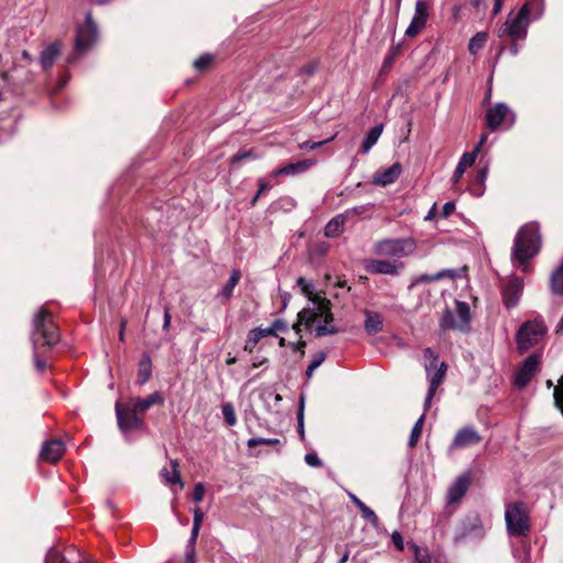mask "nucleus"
Segmentation results:
<instances>
[{
	"mask_svg": "<svg viewBox=\"0 0 563 563\" xmlns=\"http://www.w3.org/2000/svg\"><path fill=\"white\" fill-rule=\"evenodd\" d=\"M31 340L34 350V365L37 371L42 372L45 369L46 363L38 357V350L55 345L59 341V333L52 316L44 308L35 316Z\"/></svg>",
	"mask_w": 563,
	"mask_h": 563,
	"instance_id": "1",
	"label": "nucleus"
},
{
	"mask_svg": "<svg viewBox=\"0 0 563 563\" xmlns=\"http://www.w3.org/2000/svg\"><path fill=\"white\" fill-rule=\"evenodd\" d=\"M540 249L539 229L536 224H526L517 233L512 250V261L517 262L523 273L529 272L528 261L534 257Z\"/></svg>",
	"mask_w": 563,
	"mask_h": 563,
	"instance_id": "2",
	"label": "nucleus"
},
{
	"mask_svg": "<svg viewBox=\"0 0 563 563\" xmlns=\"http://www.w3.org/2000/svg\"><path fill=\"white\" fill-rule=\"evenodd\" d=\"M531 2L527 1L517 12H510L498 30V36L509 37L511 42L525 41L531 23Z\"/></svg>",
	"mask_w": 563,
	"mask_h": 563,
	"instance_id": "3",
	"label": "nucleus"
},
{
	"mask_svg": "<svg viewBox=\"0 0 563 563\" xmlns=\"http://www.w3.org/2000/svg\"><path fill=\"white\" fill-rule=\"evenodd\" d=\"M424 369L429 380V389L424 399V410H427L434 397L438 387L442 384L446 365L444 362H439L438 355L430 347L424 350Z\"/></svg>",
	"mask_w": 563,
	"mask_h": 563,
	"instance_id": "4",
	"label": "nucleus"
},
{
	"mask_svg": "<svg viewBox=\"0 0 563 563\" xmlns=\"http://www.w3.org/2000/svg\"><path fill=\"white\" fill-rule=\"evenodd\" d=\"M318 319H322L325 323L333 321L330 300L322 299L313 308H303L298 313V321L292 325V330L300 338L301 327L310 328Z\"/></svg>",
	"mask_w": 563,
	"mask_h": 563,
	"instance_id": "5",
	"label": "nucleus"
},
{
	"mask_svg": "<svg viewBox=\"0 0 563 563\" xmlns=\"http://www.w3.org/2000/svg\"><path fill=\"white\" fill-rule=\"evenodd\" d=\"M507 531L511 536H526L530 531V521L523 504L515 503L506 508Z\"/></svg>",
	"mask_w": 563,
	"mask_h": 563,
	"instance_id": "6",
	"label": "nucleus"
},
{
	"mask_svg": "<svg viewBox=\"0 0 563 563\" xmlns=\"http://www.w3.org/2000/svg\"><path fill=\"white\" fill-rule=\"evenodd\" d=\"M416 249L412 239H385L374 245V253L380 256L404 257L410 255Z\"/></svg>",
	"mask_w": 563,
	"mask_h": 563,
	"instance_id": "7",
	"label": "nucleus"
},
{
	"mask_svg": "<svg viewBox=\"0 0 563 563\" xmlns=\"http://www.w3.org/2000/svg\"><path fill=\"white\" fill-rule=\"evenodd\" d=\"M547 328L538 321L523 323L517 332V346L520 353L537 345L544 336Z\"/></svg>",
	"mask_w": 563,
	"mask_h": 563,
	"instance_id": "8",
	"label": "nucleus"
},
{
	"mask_svg": "<svg viewBox=\"0 0 563 563\" xmlns=\"http://www.w3.org/2000/svg\"><path fill=\"white\" fill-rule=\"evenodd\" d=\"M516 121V115L506 103H497L488 109L486 113L487 126L496 131L498 129H510Z\"/></svg>",
	"mask_w": 563,
	"mask_h": 563,
	"instance_id": "9",
	"label": "nucleus"
},
{
	"mask_svg": "<svg viewBox=\"0 0 563 563\" xmlns=\"http://www.w3.org/2000/svg\"><path fill=\"white\" fill-rule=\"evenodd\" d=\"M97 25L92 21L91 13L86 14V23L78 26L75 49L78 53L87 51L97 40Z\"/></svg>",
	"mask_w": 563,
	"mask_h": 563,
	"instance_id": "10",
	"label": "nucleus"
},
{
	"mask_svg": "<svg viewBox=\"0 0 563 563\" xmlns=\"http://www.w3.org/2000/svg\"><path fill=\"white\" fill-rule=\"evenodd\" d=\"M115 415L118 419V426L123 433H126L130 430H137L143 427V419L139 416L137 411L131 406L126 408H122L118 402L115 405Z\"/></svg>",
	"mask_w": 563,
	"mask_h": 563,
	"instance_id": "11",
	"label": "nucleus"
},
{
	"mask_svg": "<svg viewBox=\"0 0 563 563\" xmlns=\"http://www.w3.org/2000/svg\"><path fill=\"white\" fill-rule=\"evenodd\" d=\"M539 356L537 354L529 355L516 373L514 384L519 388L526 387L539 371Z\"/></svg>",
	"mask_w": 563,
	"mask_h": 563,
	"instance_id": "12",
	"label": "nucleus"
},
{
	"mask_svg": "<svg viewBox=\"0 0 563 563\" xmlns=\"http://www.w3.org/2000/svg\"><path fill=\"white\" fill-rule=\"evenodd\" d=\"M404 264L398 261L365 260L364 268L369 274L398 275Z\"/></svg>",
	"mask_w": 563,
	"mask_h": 563,
	"instance_id": "13",
	"label": "nucleus"
},
{
	"mask_svg": "<svg viewBox=\"0 0 563 563\" xmlns=\"http://www.w3.org/2000/svg\"><path fill=\"white\" fill-rule=\"evenodd\" d=\"M429 15V5L424 0H417L415 5V14L405 34L408 37L416 36L427 24Z\"/></svg>",
	"mask_w": 563,
	"mask_h": 563,
	"instance_id": "14",
	"label": "nucleus"
},
{
	"mask_svg": "<svg viewBox=\"0 0 563 563\" xmlns=\"http://www.w3.org/2000/svg\"><path fill=\"white\" fill-rule=\"evenodd\" d=\"M482 437L472 427H465L457 431L451 444V449H464L479 443Z\"/></svg>",
	"mask_w": 563,
	"mask_h": 563,
	"instance_id": "15",
	"label": "nucleus"
},
{
	"mask_svg": "<svg viewBox=\"0 0 563 563\" xmlns=\"http://www.w3.org/2000/svg\"><path fill=\"white\" fill-rule=\"evenodd\" d=\"M523 289V280L519 277H512L504 287V302L508 308L515 307L521 296Z\"/></svg>",
	"mask_w": 563,
	"mask_h": 563,
	"instance_id": "16",
	"label": "nucleus"
},
{
	"mask_svg": "<svg viewBox=\"0 0 563 563\" xmlns=\"http://www.w3.org/2000/svg\"><path fill=\"white\" fill-rule=\"evenodd\" d=\"M316 164L314 159L308 158L302 159L297 163H289L285 166H282L279 168H276L272 172V177H279V176H295L302 174L307 172L309 168H311Z\"/></svg>",
	"mask_w": 563,
	"mask_h": 563,
	"instance_id": "17",
	"label": "nucleus"
},
{
	"mask_svg": "<svg viewBox=\"0 0 563 563\" xmlns=\"http://www.w3.org/2000/svg\"><path fill=\"white\" fill-rule=\"evenodd\" d=\"M159 476L166 485H178L179 489L184 488L185 486L180 477L179 463L177 460H170L168 465H165L159 471Z\"/></svg>",
	"mask_w": 563,
	"mask_h": 563,
	"instance_id": "18",
	"label": "nucleus"
},
{
	"mask_svg": "<svg viewBox=\"0 0 563 563\" xmlns=\"http://www.w3.org/2000/svg\"><path fill=\"white\" fill-rule=\"evenodd\" d=\"M471 483V477L467 474L459 476L454 483L449 487L448 501L450 504L457 503L466 494Z\"/></svg>",
	"mask_w": 563,
	"mask_h": 563,
	"instance_id": "19",
	"label": "nucleus"
},
{
	"mask_svg": "<svg viewBox=\"0 0 563 563\" xmlns=\"http://www.w3.org/2000/svg\"><path fill=\"white\" fill-rule=\"evenodd\" d=\"M64 452L65 445L60 440H51L43 444L41 459L49 463H55L63 456Z\"/></svg>",
	"mask_w": 563,
	"mask_h": 563,
	"instance_id": "20",
	"label": "nucleus"
},
{
	"mask_svg": "<svg viewBox=\"0 0 563 563\" xmlns=\"http://www.w3.org/2000/svg\"><path fill=\"white\" fill-rule=\"evenodd\" d=\"M401 174L400 164L396 163L374 176V184L387 186L395 183Z\"/></svg>",
	"mask_w": 563,
	"mask_h": 563,
	"instance_id": "21",
	"label": "nucleus"
},
{
	"mask_svg": "<svg viewBox=\"0 0 563 563\" xmlns=\"http://www.w3.org/2000/svg\"><path fill=\"white\" fill-rule=\"evenodd\" d=\"M164 399L159 393H153L144 399L136 398L131 401L129 406H131L134 411L139 413H144L154 405L163 404Z\"/></svg>",
	"mask_w": 563,
	"mask_h": 563,
	"instance_id": "22",
	"label": "nucleus"
},
{
	"mask_svg": "<svg viewBox=\"0 0 563 563\" xmlns=\"http://www.w3.org/2000/svg\"><path fill=\"white\" fill-rule=\"evenodd\" d=\"M60 42H54L43 49L41 53L40 63L44 69H49L54 65V62L60 54Z\"/></svg>",
	"mask_w": 563,
	"mask_h": 563,
	"instance_id": "23",
	"label": "nucleus"
},
{
	"mask_svg": "<svg viewBox=\"0 0 563 563\" xmlns=\"http://www.w3.org/2000/svg\"><path fill=\"white\" fill-rule=\"evenodd\" d=\"M478 148H474L472 153H464L453 173L452 183L456 184L463 177L467 167H471L477 157Z\"/></svg>",
	"mask_w": 563,
	"mask_h": 563,
	"instance_id": "24",
	"label": "nucleus"
},
{
	"mask_svg": "<svg viewBox=\"0 0 563 563\" xmlns=\"http://www.w3.org/2000/svg\"><path fill=\"white\" fill-rule=\"evenodd\" d=\"M364 328L368 334H375L383 330V318L378 312L365 310Z\"/></svg>",
	"mask_w": 563,
	"mask_h": 563,
	"instance_id": "25",
	"label": "nucleus"
},
{
	"mask_svg": "<svg viewBox=\"0 0 563 563\" xmlns=\"http://www.w3.org/2000/svg\"><path fill=\"white\" fill-rule=\"evenodd\" d=\"M346 220L345 214H339L332 218L324 227V235L327 238H336L343 232L344 223Z\"/></svg>",
	"mask_w": 563,
	"mask_h": 563,
	"instance_id": "26",
	"label": "nucleus"
},
{
	"mask_svg": "<svg viewBox=\"0 0 563 563\" xmlns=\"http://www.w3.org/2000/svg\"><path fill=\"white\" fill-rule=\"evenodd\" d=\"M456 276H457V273L454 269H442V271L438 272L437 274H432V275H430V274L419 275L415 279L413 285L420 284V283H432V282L440 280L442 278L454 279Z\"/></svg>",
	"mask_w": 563,
	"mask_h": 563,
	"instance_id": "27",
	"label": "nucleus"
},
{
	"mask_svg": "<svg viewBox=\"0 0 563 563\" xmlns=\"http://www.w3.org/2000/svg\"><path fill=\"white\" fill-rule=\"evenodd\" d=\"M456 319L459 321V331L466 332L470 328V307L467 303L456 301Z\"/></svg>",
	"mask_w": 563,
	"mask_h": 563,
	"instance_id": "28",
	"label": "nucleus"
},
{
	"mask_svg": "<svg viewBox=\"0 0 563 563\" xmlns=\"http://www.w3.org/2000/svg\"><path fill=\"white\" fill-rule=\"evenodd\" d=\"M240 279H241V273L239 271L234 269L231 273L228 282L220 289L218 297L225 299V300L230 299L233 294L234 288L236 287V285L240 282Z\"/></svg>",
	"mask_w": 563,
	"mask_h": 563,
	"instance_id": "29",
	"label": "nucleus"
},
{
	"mask_svg": "<svg viewBox=\"0 0 563 563\" xmlns=\"http://www.w3.org/2000/svg\"><path fill=\"white\" fill-rule=\"evenodd\" d=\"M382 133H383V125H376V126L372 128L363 141L361 152L363 154L368 153L371 151V148L377 143Z\"/></svg>",
	"mask_w": 563,
	"mask_h": 563,
	"instance_id": "30",
	"label": "nucleus"
},
{
	"mask_svg": "<svg viewBox=\"0 0 563 563\" xmlns=\"http://www.w3.org/2000/svg\"><path fill=\"white\" fill-rule=\"evenodd\" d=\"M152 374V361L148 355H143L139 363L137 382L140 385L145 384Z\"/></svg>",
	"mask_w": 563,
	"mask_h": 563,
	"instance_id": "31",
	"label": "nucleus"
},
{
	"mask_svg": "<svg viewBox=\"0 0 563 563\" xmlns=\"http://www.w3.org/2000/svg\"><path fill=\"white\" fill-rule=\"evenodd\" d=\"M442 331L459 330V321L450 309H445L440 320Z\"/></svg>",
	"mask_w": 563,
	"mask_h": 563,
	"instance_id": "32",
	"label": "nucleus"
},
{
	"mask_svg": "<svg viewBox=\"0 0 563 563\" xmlns=\"http://www.w3.org/2000/svg\"><path fill=\"white\" fill-rule=\"evenodd\" d=\"M297 285L300 287L301 292L305 296H307L314 303V307L318 305L319 300L323 299L322 297H320L318 295H313V285H312V283L307 282L303 277H299L297 279Z\"/></svg>",
	"mask_w": 563,
	"mask_h": 563,
	"instance_id": "33",
	"label": "nucleus"
},
{
	"mask_svg": "<svg viewBox=\"0 0 563 563\" xmlns=\"http://www.w3.org/2000/svg\"><path fill=\"white\" fill-rule=\"evenodd\" d=\"M487 40V35L484 32H478L475 34L470 43H468V51L471 54H476L478 51H481Z\"/></svg>",
	"mask_w": 563,
	"mask_h": 563,
	"instance_id": "34",
	"label": "nucleus"
},
{
	"mask_svg": "<svg viewBox=\"0 0 563 563\" xmlns=\"http://www.w3.org/2000/svg\"><path fill=\"white\" fill-rule=\"evenodd\" d=\"M424 421V415H421L420 418L416 421V423L412 427L410 438H409V446L413 448L417 442L419 441L421 433H422V426Z\"/></svg>",
	"mask_w": 563,
	"mask_h": 563,
	"instance_id": "35",
	"label": "nucleus"
},
{
	"mask_svg": "<svg viewBox=\"0 0 563 563\" xmlns=\"http://www.w3.org/2000/svg\"><path fill=\"white\" fill-rule=\"evenodd\" d=\"M317 321H320L322 323L318 324L317 328H316V335L317 336H324V335H329V334H336L339 333V329L336 327H334L332 323V321H330L329 323H325L322 319H318Z\"/></svg>",
	"mask_w": 563,
	"mask_h": 563,
	"instance_id": "36",
	"label": "nucleus"
},
{
	"mask_svg": "<svg viewBox=\"0 0 563 563\" xmlns=\"http://www.w3.org/2000/svg\"><path fill=\"white\" fill-rule=\"evenodd\" d=\"M410 549L413 552V563H430L431 559L427 550H422L417 544H410Z\"/></svg>",
	"mask_w": 563,
	"mask_h": 563,
	"instance_id": "37",
	"label": "nucleus"
},
{
	"mask_svg": "<svg viewBox=\"0 0 563 563\" xmlns=\"http://www.w3.org/2000/svg\"><path fill=\"white\" fill-rule=\"evenodd\" d=\"M222 415L224 418L225 423L229 427H232L236 423V416H235V409L231 402H227L222 405Z\"/></svg>",
	"mask_w": 563,
	"mask_h": 563,
	"instance_id": "38",
	"label": "nucleus"
},
{
	"mask_svg": "<svg viewBox=\"0 0 563 563\" xmlns=\"http://www.w3.org/2000/svg\"><path fill=\"white\" fill-rule=\"evenodd\" d=\"M325 358H327V353L323 351L319 352L313 357V360L310 362V364L308 365V367L306 369V376L308 378H311L314 371L324 362Z\"/></svg>",
	"mask_w": 563,
	"mask_h": 563,
	"instance_id": "39",
	"label": "nucleus"
},
{
	"mask_svg": "<svg viewBox=\"0 0 563 563\" xmlns=\"http://www.w3.org/2000/svg\"><path fill=\"white\" fill-rule=\"evenodd\" d=\"M282 442L279 439H271V438H251L247 441L249 448H255L257 445H279Z\"/></svg>",
	"mask_w": 563,
	"mask_h": 563,
	"instance_id": "40",
	"label": "nucleus"
},
{
	"mask_svg": "<svg viewBox=\"0 0 563 563\" xmlns=\"http://www.w3.org/2000/svg\"><path fill=\"white\" fill-rule=\"evenodd\" d=\"M554 405L563 415V376L559 379V384L554 387Z\"/></svg>",
	"mask_w": 563,
	"mask_h": 563,
	"instance_id": "41",
	"label": "nucleus"
},
{
	"mask_svg": "<svg viewBox=\"0 0 563 563\" xmlns=\"http://www.w3.org/2000/svg\"><path fill=\"white\" fill-rule=\"evenodd\" d=\"M261 340H262V336H260L257 330L252 329L247 333V339L245 341L244 350L247 352H252Z\"/></svg>",
	"mask_w": 563,
	"mask_h": 563,
	"instance_id": "42",
	"label": "nucleus"
},
{
	"mask_svg": "<svg viewBox=\"0 0 563 563\" xmlns=\"http://www.w3.org/2000/svg\"><path fill=\"white\" fill-rule=\"evenodd\" d=\"M212 59V55H202L194 62V67L199 71H203L210 66Z\"/></svg>",
	"mask_w": 563,
	"mask_h": 563,
	"instance_id": "43",
	"label": "nucleus"
},
{
	"mask_svg": "<svg viewBox=\"0 0 563 563\" xmlns=\"http://www.w3.org/2000/svg\"><path fill=\"white\" fill-rule=\"evenodd\" d=\"M45 563H66V561L58 551L51 549L46 555Z\"/></svg>",
	"mask_w": 563,
	"mask_h": 563,
	"instance_id": "44",
	"label": "nucleus"
},
{
	"mask_svg": "<svg viewBox=\"0 0 563 563\" xmlns=\"http://www.w3.org/2000/svg\"><path fill=\"white\" fill-rule=\"evenodd\" d=\"M334 136L325 140V141H321V142H310V141H306V142H302L299 144V148L301 150H307V151H313L316 148H319L320 146H322L323 144L328 143L329 141L333 140Z\"/></svg>",
	"mask_w": 563,
	"mask_h": 563,
	"instance_id": "45",
	"label": "nucleus"
},
{
	"mask_svg": "<svg viewBox=\"0 0 563 563\" xmlns=\"http://www.w3.org/2000/svg\"><path fill=\"white\" fill-rule=\"evenodd\" d=\"M205 493H206L205 485L202 483H197L194 487L192 500L195 503H200L205 497Z\"/></svg>",
	"mask_w": 563,
	"mask_h": 563,
	"instance_id": "46",
	"label": "nucleus"
},
{
	"mask_svg": "<svg viewBox=\"0 0 563 563\" xmlns=\"http://www.w3.org/2000/svg\"><path fill=\"white\" fill-rule=\"evenodd\" d=\"M362 514V517L366 520H368L374 527H377L378 526V517L376 516V514L369 508H365L363 511H361Z\"/></svg>",
	"mask_w": 563,
	"mask_h": 563,
	"instance_id": "47",
	"label": "nucleus"
},
{
	"mask_svg": "<svg viewBox=\"0 0 563 563\" xmlns=\"http://www.w3.org/2000/svg\"><path fill=\"white\" fill-rule=\"evenodd\" d=\"M305 461L309 466L320 467L322 465L321 460L316 453H308L305 455Z\"/></svg>",
	"mask_w": 563,
	"mask_h": 563,
	"instance_id": "48",
	"label": "nucleus"
},
{
	"mask_svg": "<svg viewBox=\"0 0 563 563\" xmlns=\"http://www.w3.org/2000/svg\"><path fill=\"white\" fill-rule=\"evenodd\" d=\"M272 328H273V331L274 333L276 334V336L278 335L279 332H285L287 331L288 329V325H287V322L282 320V319H276L273 323H272Z\"/></svg>",
	"mask_w": 563,
	"mask_h": 563,
	"instance_id": "49",
	"label": "nucleus"
},
{
	"mask_svg": "<svg viewBox=\"0 0 563 563\" xmlns=\"http://www.w3.org/2000/svg\"><path fill=\"white\" fill-rule=\"evenodd\" d=\"M294 352H299L300 353V357H302L305 355V346H306V341L302 340V336L298 338V342L297 343H289L288 344Z\"/></svg>",
	"mask_w": 563,
	"mask_h": 563,
	"instance_id": "50",
	"label": "nucleus"
},
{
	"mask_svg": "<svg viewBox=\"0 0 563 563\" xmlns=\"http://www.w3.org/2000/svg\"><path fill=\"white\" fill-rule=\"evenodd\" d=\"M391 541H393V543H394V545L396 547L397 550H399V551L404 550V548H405L404 539H402L401 534L398 531H394L391 533Z\"/></svg>",
	"mask_w": 563,
	"mask_h": 563,
	"instance_id": "51",
	"label": "nucleus"
},
{
	"mask_svg": "<svg viewBox=\"0 0 563 563\" xmlns=\"http://www.w3.org/2000/svg\"><path fill=\"white\" fill-rule=\"evenodd\" d=\"M454 210H455V203L454 202L449 201V202L444 203V206L442 207V211H441L442 217L443 218L450 217L453 213Z\"/></svg>",
	"mask_w": 563,
	"mask_h": 563,
	"instance_id": "52",
	"label": "nucleus"
},
{
	"mask_svg": "<svg viewBox=\"0 0 563 563\" xmlns=\"http://www.w3.org/2000/svg\"><path fill=\"white\" fill-rule=\"evenodd\" d=\"M203 512L200 508H195L194 509V522L192 525H195L196 527L197 526H201L202 521H203Z\"/></svg>",
	"mask_w": 563,
	"mask_h": 563,
	"instance_id": "53",
	"label": "nucleus"
},
{
	"mask_svg": "<svg viewBox=\"0 0 563 563\" xmlns=\"http://www.w3.org/2000/svg\"><path fill=\"white\" fill-rule=\"evenodd\" d=\"M249 157H255V155L253 154V152L251 151H247V152H243V153H239L236 155H234L232 158H231V162L232 163H238L242 159H245V158H249Z\"/></svg>",
	"mask_w": 563,
	"mask_h": 563,
	"instance_id": "54",
	"label": "nucleus"
},
{
	"mask_svg": "<svg viewBox=\"0 0 563 563\" xmlns=\"http://www.w3.org/2000/svg\"><path fill=\"white\" fill-rule=\"evenodd\" d=\"M255 329L257 330V332H258L260 336H262V339L266 338V336H271V335L272 336H276V334L273 331L272 325L268 327V328H261L260 327V328H255Z\"/></svg>",
	"mask_w": 563,
	"mask_h": 563,
	"instance_id": "55",
	"label": "nucleus"
},
{
	"mask_svg": "<svg viewBox=\"0 0 563 563\" xmlns=\"http://www.w3.org/2000/svg\"><path fill=\"white\" fill-rule=\"evenodd\" d=\"M297 418H298L299 430L302 432L303 431V400L302 399H301V402H300V406L298 409Z\"/></svg>",
	"mask_w": 563,
	"mask_h": 563,
	"instance_id": "56",
	"label": "nucleus"
},
{
	"mask_svg": "<svg viewBox=\"0 0 563 563\" xmlns=\"http://www.w3.org/2000/svg\"><path fill=\"white\" fill-rule=\"evenodd\" d=\"M170 320H172V316L169 313V309L165 308V310H164V322H163V329L165 331H167L169 329Z\"/></svg>",
	"mask_w": 563,
	"mask_h": 563,
	"instance_id": "57",
	"label": "nucleus"
},
{
	"mask_svg": "<svg viewBox=\"0 0 563 563\" xmlns=\"http://www.w3.org/2000/svg\"><path fill=\"white\" fill-rule=\"evenodd\" d=\"M271 189V185L264 179H258V195H263L265 191Z\"/></svg>",
	"mask_w": 563,
	"mask_h": 563,
	"instance_id": "58",
	"label": "nucleus"
},
{
	"mask_svg": "<svg viewBox=\"0 0 563 563\" xmlns=\"http://www.w3.org/2000/svg\"><path fill=\"white\" fill-rule=\"evenodd\" d=\"M364 211V207H355V208H352V209H349L346 210L343 214L347 217L350 216H355V214H360Z\"/></svg>",
	"mask_w": 563,
	"mask_h": 563,
	"instance_id": "59",
	"label": "nucleus"
},
{
	"mask_svg": "<svg viewBox=\"0 0 563 563\" xmlns=\"http://www.w3.org/2000/svg\"><path fill=\"white\" fill-rule=\"evenodd\" d=\"M504 0H494L493 14L497 15L503 8Z\"/></svg>",
	"mask_w": 563,
	"mask_h": 563,
	"instance_id": "60",
	"label": "nucleus"
},
{
	"mask_svg": "<svg viewBox=\"0 0 563 563\" xmlns=\"http://www.w3.org/2000/svg\"><path fill=\"white\" fill-rule=\"evenodd\" d=\"M195 550H186V560L185 563H195Z\"/></svg>",
	"mask_w": 563,
	"mask_h": 563,
	"instance_id": "61",
	"label": "nucleus"
},
{
	"mask_svg": "<svg viewBox=\"0 0 563 563\" xmlns=\"http://www.w3.org/2000/svg\"><path fill=\"white\" fill-rule=\"evenodd\" d=\"M488 174V168L484 167L478 172L477 180L484 183Z\"/></svg>",
	"mask_w": 563,
	"mask_h": 563,
	"instance_id": "62",
	"label": "nucleus"
},
{
	"mask_svg": "<svg viewBox=\"0 0 563 563\" xmlns=\"http://www.w3.org/2000/svg\"><path fill=\"white\" fill-rule=\"evenodd\" d=\"M197 538L190 537L187 544V550H195Z\"/></svg>",
	"mask_w": 563,
	"mask_h": 563,
	"instance_id": "63",
	"label": "nucleus"
},
{
	"mask_svg": "<svg viewBox=\"0 0 563 563\" xmlns=\"http://www.w3.org/2000/svg\"><path fill=\"white\" fill-rule=\"evenodd\" d=\"M509 51L512 55H517L519 53V47L516 42L511 43Z\"/></svg>",
	"mask_w": 563,
	"mask_h": 563,
	"instance_id": "64",
	"label": "nucleus"
}]
</instances>
